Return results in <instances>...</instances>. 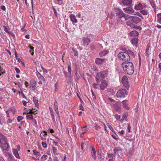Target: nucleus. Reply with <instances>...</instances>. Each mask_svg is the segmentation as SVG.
Returning a JSON list of instances; mask_svg holds the SVG:
<instances>
[{
  "instance_id": "obj_1",
  "label": "nucleus",
  "mask_w": 161,
  "mask_h": 161,
  "mask_svg": "<svg viewBox=\"0 0 161 161\" xmlns=\"http://www.w3.org/2000/svg\"><path fill=\"white\" fill-rule=\"evenodd\" d=\"M122 66L124 71L128 75H131L133 73L134 67L131 62H125L122 63Z\"/></svg>"
},
{
  "instance_id": "obj_2",
  "label": "nucleus",
  "mask_w": 161,
  "mask_h": 161,
  "mask_svg": "<svg viewBox=\"0 0 161 161\" xmlns=\"http://www.w3.org/2000/svg\"><path fill=\"white\" fill-rule=\"evenodd\" d=\"M7 139L4 136H3L0 139V144L1 147L3 150L8 151L9 147V145L7 142Z\"/></svg>"
},
{
  "instance_id": "obj_3",
  "label": "nucleus",
  "mask_w": 161,
  "mask_h": 161,
  "mask_svg": "<svg viewBox=\"0 0 161 161\" xmlns=\"http://www.w3.org/2000/svg\"><path fill=\"white\" fill-rule=\"evenodd\" d=\"M118 57L119 59L123 61H129L130 59V57L127 53L120 52L119 53Z\"/></svg>"
},
{
  "instance_id": "obj_4",
  "label": "nucleus",
  "mask_w": 161,
  "mask_h": 161,
  "mask_svg": "<svg viewBox=\"0 0 161 161\" xmlns=\"http://www.w3.org/2000/svg\"><path fill=\"white\" fill-rule=\"evenodd\" d=\"M128 95V92L127 91L124 89L119 90L116 93V96L118 98L124 97Z\"/></svg>"
},
{
  "instance_id": "obj_5",
  "label": "nucleus",
  "mask_w": 161,
  "mask_h": 161,
  "mask_svg": "<svg viewBox=\"0 0 161 161\" xmlns=\"http://www.w3.org/2000/svg\"><path fill=\"white\" fill-rule=\"evenodd\" d=\"M116 15L119 19L124 18V20H127L129 18L128 16L125 14L123 11L120 9H118V11L116 13Z\"/></svg>"
},
{
  "instance_id": "obj_6",
  "label": "nucleus",
  "mask_w": 161,
  "mask_h": 161,
  "mask_svg": "<svg viewBox=\"0 0 161 161\" xmlns=\"http://www.w3.org/2000/svg\"><path fill=\"white\" fill-rule=\"evenodd\" d=\"M106 72L104 71L101 72L97 74L96 77L97 82H98L99 80L103 79L106 76Z\"/></svg>"
},
{
  "instance_id": "obj_7",
  "label": "nucleus",
  "mask_w": 161,
  "mask_h": 161,
  "mask_svg": "<svg viewBox=\"0 0 161 161\" xmlns=\"http://www.w3.org/2000/svg\"><path fill=\"white\" fill-rule=\"evenodd\" d=\"M122 82L124 86L127 89H128L129 88V85L128 81V78L125 76H123L122 78Z\"/></svg>"
},
{
  "instance_id": "obj_8",
  "label": "nucleus",
  "mask_w": 161,
  "mask_h": 161,
  "mask_svg": "<svg viewBox=\"0 0 161 161\" xmlns=\"http://www.w3.org/2000/svg\"><path fill=\"white\" fill-rule=\"evenodd\" d=\"M132 3V0H124L120 3V4L125 6H130Z\"/></svg>"
},
{
  "instance_id": "obj_9",
  "label": "nucleus",
  "mask_w": 161,
  "mask_h": 161,
  "mask_svg": "<svg viewBox=\"0 0 161 161\" xmlns=\"http://www.w3.org/2000/svg\"><path fill=\"white\" fill-rule=\"evenodd\" d=\"M131 17L132 18L131 20V22L132 23L137 24L139 23L141 21L140 19L137 17L131 16L130 18Z\"/></svg>"
},
{
  "instance_id": "obj_10",
  "label": "nucleus",
  "mask_w": 161,
  "mask_h": 161,
  "mask_svg": "<svg viewBox=\"0 0 161 161\" xmlns=\"http://www.w3.org/2000/svg\"><path fill=\"white\" fill-rule=\"evenodd\" d=\"M82 41V45L84 46H86L90 42L91 39L89 38L85 37L83 38Z\"/></svg>"
},
{
  "instance_id": "obj_11",
  "label": "nucleus",
  "mask_w": 161,
  "mask_h": 161,
  "mask_svg": "<svg viewBox=\"0 0 161 161\" xmlns=\"http://www.w3.org/2000/svg\"><path fill=\"white\" fill-rule=\"evenodd\" d=\"M105 61L104 59L97 58L95 59V62L96 64L97 65L101 64L104 63Z\"/></svg>"
},
{
  "instance_id": "obj_12",
  "label": "nucleus",
  "mask_w": 161,
  "mask_h": 161,
  "mask_svg": "<svg viewBox=\"0 0 161 161\" xmlns=\"http://www.w3.org/2000/svg\"><path fill=\"white\" fill-rule=\"evenodd\" d=\"M91 148L92 149V152L91 153V155L93 158L96 159L97 158L96 152L95 150L94 147L93 146H91Z\"/></svg>"
},
{
  "instance_id": "obj_13",
  "label": "nucleus",
  "mask_w": 161,
  "mask_h": 161,
  "mask_svg": "<svg viewBox=\"0 0 161 161\" xmlns=\"http://www.w3.org/2000/svg\"><path fill=\"white\" fill-rule=\"evenodd\" d=\"M47 135V133L46 131H44L43 132H41L40 134V136L42 141H44L45 140H46V136Z\"/></svg>"
},
{
  "instance_id": "obj_14",
  "label": "nucleus",
  "mask_w": 161,
  "mask_h": 161,
  "mask_svg": "<svg viewBox=\"0 0 161 161\" xmlns=\"http://www.w3.org/2000/svg\"><path fill=\"white\" fill-rule=\"evenodd\" d=\"M123 9L125 12L129 14L132 13L134 12V9L130 6L123 8Z\"/></svg>"
},
{
  "instance_id": "obj_15",
  "label": "nucleus",
  "mask_w": 161,
  "mask_h": 161,
  "mask_svg": "<svg viewBox=\"0 0 161 161\" xmlns=\"http://www.w3.org/2000/svg\"><path fill=\"white\" fill-rule=\"evenodd\" d=\"M107 84L106 81L105 80H103L101 83L100 85L101 89L102 90H104L107 87Z\"/></svg>"
},
{
  "instance_id": "obj_16",
  "label": "nucleus",
  "mask_w": 161,
  "mask_h": 161,
  "mask_svg": "<svg viewBox=\"0 0 161 161\" xmlns=\"http://www.w3.org/2000/svg\"><path fill=\"white\" fill-rule=\"evenodd\" d=\"M143 5L141 3H138L137 5H135V9L137 10H141L143 9Z\"/></svg>"
},
{
  "instance_id": "obj_17",
  "label": "nucleus",
  "mask_w": 161,
  "mask_h": 161,
  "mask_svg": "<svg viewBox=\"0 0 161 161\" xmlns=\"http://www.w3.org/2000/svg\"><path fill=\"white\" fill-rule=\"evenodd\" d=\"M122 103L124 108L126 109H129V107L128 106V104L129 103V101L127 100H124L123 101Z\"/></svg>"
},
{
  "instance_id": "obj_18",
  "label": "nucleus",
  "mask_w": 161,
  "mask_h": 161,
  "mask_svg": "<svg viewBox=\"0 0 161 161\" xmlns=\"http://www.w3.org/2000/svg\"><path fill=\"white\" fill-rule=\"evenodd\" d=\"M36 74L38 79L40 80H42L43 81H45V78L43 76L39 73L38 71L37 70L36 72Z\"/></svg>"
},
{
  "instance_id": "obj_19",
  "label": "nucleus",
  "mask_w": 161,
  "mask_h": 161,
  "mask_svg": "<svg viewBox=\"0 0 161 161\" xmlns=\"http://www.w3.org/2000/svg\"><path fill=\"white\" fill-rule=\"evenodd\" d=\"M30 83L31 85L30 86V89L34 88L36 86V83L34 80H31L30 81Z\"/></svg>"
},
{
  "instance_id": "obj_20",
  "label": "nucleus",
  "mask_w": 161,
  "mask_h": 161,
  "mask_svg": "<svg viewBox=\"0 0 161 161\" xmlns=\"http://www.w3.org/2000/svg\"><path fill=\"white\" fill-rule=\"evenodd\" d=\"M69 18L71 20L75 23L77 22V20L75 16L73 14H71L69 16Z\"/></svg>"
},
{
  "instance_id": "obj_21",
  "label": "nucleus",
  "mask_w": 161,
  "mask_h": 161,
  "mask_svg": "<svg viewBox=\"0 0 161 161\" xmlns=\"http://www.w3.org/2000/svg\"><path fill=\"white\" fill-rule=\"evenodd\" d=\"M109 53V51L108 50H104L103 51L99 53V55L100 57H102L105 56L107 54Z\"/></svg>"
},
{
  "instance_id": "obj_22",
  "label": "nucleus",
  "mask_w": 161,
  "mask_h": 161,
  "mask_svg": "<svg viewBox=\"0 0 161 161\" xmlns=\"http://www.w3.org/2000/svg\"><path fill=\"white\" fill-rule=\"evenodd\" d=\"M138 41V39L136 38H133L131 41V42L133 46L137 47V43Z\"/></svg>"
},
{
  "instance_id": "obj_23",
  "label": "nucleus",
  "mask_w": 161,
  "mask_h": 161,
  "mask_svg": "<svg viewBox=\"0 0 161 161\" xmlns=\"http://www.w3.org/2000/svg\"><path fill=\"white\" fill-rule=\"evenodd\" d=\"M14 155L15 156V157L17 158H20L19 153L17 150L16 149H14L12 150Z\"/></svg>"
},
{
  "instance_id": "obj_24",
  "label": "nucleus",
  "mask_w": 161,
  "mask_h": 161,
  "mask_svg": "<svg viewBox=\"0 0 161 161\" xmlns=\"http://www.w3.org/2000/svg\"><path fill=\"white\" fill-rule=\"evenodd\" d=\"M129 34L130 36H136L139 35L138 32L136 31H133L130 32Z\"/></svg>"
},
{
  "instance_id": "obj_25",
  "label": "nucleus",
  "mask_w": 161,
  "mask_h": 161,
  "mask_svg": "<svg viewBox=\"0 0 161 161\" xmlns=\"http://www.w3.org/2000/svg\"><path fill=\"white\" fill-rule=\"evenodd\" d=\"M33 101H34V103L35 106L36 107H37L39 105V104L38 103V100H37L36 97H33Z\"/></svg>"
},
{
  "instance_id": "obj_26",
  "label": "nucleus",
  "mask_w": 161,
  "mask_h": 161,
  "mask_svg": "<svg viewBox=\"0 0 161 161\" xmlns=\"http://www.w3.org/2000/svg\"><path fill=\"white\" fill-rule=\"evenodd\" d=\"M157 21L158 23L161 24V13L158 14L157 15Z\"/></svg>"
},
{
  "instance_id": "obj_27",
  "label": "nucleus",
  "mask_w": 161,
  "mask_h": 161,
  "mask_svg": "<svg viewBox=\"0 0 161 161\" xmlns=\"http://www.w3.org/2000/svg\"><path fill=\"white\" fill-rule=\"evenodd\" d=\"M48 156L46 154L43 155L41 158V160L42 161H44L47 160Z\"/></svg>"
},
{
  "instance_id": "obj_28",
  "label": "nucleus",
  "mask_w": 161,
  "mask_h": 161,
  "mask_svg": "<svg viewBox=\"0 0 161 161\" xmlns=\"http://www.w3.org/2000/svg\"><path fill=\"white\" fill-rule=\"evenodd\" d=\"M68 71L69 72V75L70 77H71V66L70 65H68Z\"/></svg>"
},
{
  "instance_id": "obj_29",
  "label": "nucleus",
  "mask_w": 161,
  "mask_h": 161,
  "mask_svg": "<svg viewBox=\"0 0 161 161\" xmlns=\"http://www.w3.org/2000/svg\"><path fill=\"white\" fill-rule=\"evenodd\" d=\"M25 113L27 114H37V113H35L34 111H33L32 110H27L26 111V112H25Z\"/></svg>"
},
{
  "instance_id": "obj_30",
  "label": "nucleus",
  "mask_w": 161,
  "mask_h": 161,
  "mask_svg": "<svg viewBox=\"0 0 161 161\" xmlns=\"http://www.w3.org/2000/svg\"><path fill=\"white\" fill-rule=\"evenodd\" d=\"M33 153L36 156H40L41 155L40 153L38 152H37L36 150H33Z\"/></svg>"
},
{
  "instance_id": "obj_31",
  "label": "nucleus",
  "mask_w": 161,
  "mask_h": 161,
  "mask_svg": "<svg viewBox=\"0 0 161 161\" xmlns=\"http://www.w3.org/2000/svg\"><path fill=\"white\" fill-rule=\"evenodd\" d=\"M26 118L27 119L32 120L33 118L32 114L27 115L26 116Z\"/></svg>"
},
{
  "instance_id": "obj_32",
  "label": "nucleus",
  "mask_w": 161,
  "mask_h": 161,
  "mask_svg": "<svg viewBox=\"0 0 161 161\" xmlns=\"http://www.w3.org/2000/svg\"><path fill=\"white\" fill-rule=\"evenodd\" d=\"M8 110L10 112V113H12L13 114L15 113L16 111L15 109L13 108H10L8 109Z\"/></svg>"
},
{
  "instance_id": "obj_33",
  "label": "nucleus",
  "mask_w": 161,
  "mask_h": 161,
  "mask_svg": "<svg viewBox=\"0 0 161 161\" xmlns=\"http://www.w3.org/2000/svg\"><path fill=\"white\" fill-rule=\"evenodd\" d=\"M42 145L43 147L44 148H47V145L46 142H42Z\"/></svg>"
},
{
  "instance_id": "obj_34",
  "label": "nucleus",
  "mask_w": 161,
  "mask_h": 161,
  "mask_svg": "<svg viewBox=\"0 0 161 161\" xmlns=\"http://www.w3.org/2000/svg\"><path fill=\"white\" fill-rule=\"evenodd\" d=\"M112 136L114 139H115V140H118L119 139L118 136L116 134L115 135H112Z\"/></svg>"
},
{
  "instance_id": "obj_35",
  "label": "nucleus",
  "mask_w": 161,
  "mask_h": 161,
  "mask_svg": "<svg viewBox=\"0 0 161 161\" xmlns=\"http://www.w3.org/2000/svg\"><path fill=\"white\" fill-rule=\"evenodd\" d=\"M130 22H131V21H130L129 20L127 21L126 22V24L127 25L130 26L131 28L133 27V24L132 23H130Z\"/></svg>"
},
{
  "instance_id": "obj_36",
  "label": "nucleus",
  "mask_w": 161,
  "mask_h": 161,
  "mask_svg": "<svg viewBox=\"0 0 161 161\" xmlns=\"http://www.w3.org/2000/svg\"><path fill=\"white\" fill-rule=\"evenodd\" d=\"M141 12L143 15H147V11L146 9H144L141 11Z\"/></svg>"
},
{
  "instance_id": "obj_37",
  "label": "nucleus",
  "mask_w": 161,
  "mask_h": 161,
  "mask_svg": "<svg viewBox=\"0 0 161 161\" xmlns=\"http://www.w3.org/2000/svg\"><path fill=\"white\" fill-rule=\"evenodd\" d=\"M50 114H51V115L53 121V122H55V118H54V112L51 113Z\"/></svg>"
},
{
  "instance_id": "obj_38",
  "label": "nucleus",
  "mask_w": 161,
  "mask_h": 161,
  "mask_svg": "<svg viewBox=\"0 0 161 161\" xmlns=\"http://www.w3.org/2000/svg\"><path fill=\"white\" fill-rule=\"evenodd\" d=\"M23 119L24 117L23 116H19L17 117V120L18 122H19Z\"/></svg>"
},
{
  "instance_id": "obj_39",
  "label": "nucleus",
  "mask_w": 161,
  "mask_h": 161,
  "mask_svg": "<svg viewBox=\"0 0 161 161\" xmlns=\"http://www.w3.org/2000/svg\"><path fill=\"white\" fill-rule=\"evenodd\" d=\"M127 53H128L129 55V56H130V55H134V53L131 51H127Z\"/></svg>"
},
{
  "instance_id": "obj_40",
  "label": "nucleus",
  "mask_w": 161,
  "mask_h": 161,
  "mask_svg": "<svg viewBox=\"0 0 161 161\" xmlns=\"http://www.w3.org/2000/svg\"><path fill=\"white\" fill-rule=\"evenodd\" d=\"M54 110L55 111V112H56L57 115H58V117H59V112H58V108H54Z\"/></svg>"
},
{
  "instance_id": "obj_41",
  "label": "nucleus",
  "mask_w": 161,
  "mask_h": 161,
  "mask_svg": "<svg viewBox=\"0 0 161 161\" xmlns=\"http://www.w3.org/2000/svg\"><path fill=\"white\" fill-rule=\"evenodd\" d=\"M119 133L120 134V135H124L125 133V131L123 130H122L121 131H119Z\"/></svg>"
},
{
  "instance_id": "obj_42",
  "label": "nucleus",
  "mask_w": 161,
  "mask_h": 161,
  "mask_svg": "<svg viewBox=\"0 0 161 161\" xmlns=\"http://www.w3.org/2000/svg\"><path fill=\"white\" fill-rule=\"evenodd\" d=\"M134 15H137V16H139L140 17H142V16L141 15V14L139 13V12H135L134 14Z\"/></svg>"
},
{
  "instance_id": "obj_43",
  "label": "nucleus",
  "mask_w": 161,
  "mask_h": 161,
  "mask_svg": "<svg viewBox=\"0 0 161 161\" xmlns=\"http://www.w3.org/2000/svg\"><path fill=\"white\" fill-rule=\"evenodd\" d=\"M115 118L117 120L120 119V116L118 114H116L115 115Z\"/></svg>"
},
{
  "instance_id": "obj_44",
  "label": "nucleus",
  "mask_w": 161,
  "mask_h": 161,
  "mask_svg": "<svg viewBox=\"0 0 161 161\" xmlns=\"http://www.w3.org/2000/svg\"><path fill=\"white\" fill-rule=\"evenodd\" d=\"M101 148H100V149L99 148V150L97 154H98V156H101Z\"/></svg>"
},
{
  "instance_id": "obj_45",
  "label": "nucleus",
  "mask_w": 161,
  "mask_h": 161,
  "mask_svg": "<svg viewBox=\"0 0 161 161\" xmlns=\"http://www.w3.org/2000/svg\"><path fill=\"white\" fill-rule=\"evenodd\" d=\"M14 69L17 73H19L20 72V70L19 68L15 67L14 68Z\"/></svg>"
},
{
  "instance_id": "obj_46",
  "label": "nucleus",
  "mask_w": 161,
  "mask_h": 161,
  "mask_svg": "<svg viewBox=\"0 0 161 161\" xmlns=\"http://www.w3.org/2000/svg\"><path fill=\"white\" fill-rule=\"evenodd\" d=\"M8 160V161H15V159H14V157H13L12 156L9 158Z\"/></svg>"
},
{
  "instance_id": "obj_47",
  "label": "nucleus",
  "mask_w": 161,
  "mask_h": 161,
  "mask_svg": "<svg viewBox=\"0 0 161 161\" xmlns=\"http://www.w3.org/2000/svg\"><path fill=\"white\" fill-rule=\"evenodd\" d=\"M115 108L117 110H119L120 109V107L118 106V105L117 104H115L114 106Z\"/></svg>"
},
{
  "instance_id": "obj_48",
  "label": "nucleus",
  "mask_w": 161,
  "mask_h": 161,
  "mask_svg": "<svg viewBox=\"0 0 161 161\" xmlns=\"http://www.w3.org/2000/svg\"><path fill=\"white\" fill-rule=\"evenodd\" d=\"M58 86L57 85V83H56L55 85V90L56 91L58 89Z\"/></svg>"
},
{
  "instance_id": "obj_49",
  "label": "nucleus",
  "mask_w": 161,
  "mask_h": 161,
  "mask_svg": "<svg viewBox=\"0 0 161 161\" xmlns=\"http://www.w3.org/2000/svg\"><path fill=\"white\" fill-rule=\"evenodd\" d=\"M48 132H50L51 133H53L54 132V130L53 129H48L47 130Z\"/></svg>"
},
{
  "instance_id": "obj_50",
  "label": "nucleus",
  "mask_w": 161,
  "mask_h": 161,
  "mask_svg": "<svg viewBox=\"0 0 161 161\" xmlns=\"http://www.w3.org/2000/svg\"><path fill=\"white\" fill-rule=\"evenodd\" d=\"M53 10L54 12V13L56 16L57 17V12L56 10L54 8H53Z\"/></svg>"
},
{
  "instance_id": "obj_51",
  "label": "nucleus",
  "mask_w": 161,
  "mask_h": 161,
  "mask_svg": "<svg viewBox=\"0 0 161 161\" xmlns=\"http://www.w3.org/2000/svg\"><path fill=\"white\" fill-rule=\"evenodd\" d=\"M54 108H58V103L56 101H55L54 103Z\"/></svg>"
},
{
  "instance_id": "obj_52",
  "label": "nucleus",
  "mask_w": 161,
  "mask_h": 161,
  "mask_svg": "<svg viewBox=\"0 0 161 161\" xmlns=\"http://www.w3.org/2000/svg\"><path fill=\"white\" fill-rule=\"evenodd\" d=\"M114 155L113 154L111 153V154H108V157L109 158H112L113 157Z\"/></svg>"
},
{
  "instance_id": "obj_53",
  "label": "nucleus",
  "mask_w": 161,
  "mask_h": 161,
  "mask_svg": "<svg viewBox=\"0 0 161 161\" xmlns=\"http://www.w3.org/2000/svg\"><path fill=\"white\" fill-rule=\"evenodd\" d=\"M52 149H53V152L54 153H55L56 152H57V149L54 147H52Z\"/></svg>"
},
{
  "instance_id": "obj_54",
  "label": "nucleus",
  "mask_w": 161,
  "mask_h": 161,
  "mask_svg": "<svg viewBox=\"0 0 161 161\" xmlns=\"http://www.w3.org/2000/svg\"><path fill=\"white\" fill-rule=\"evenodd\" d=\"M3 10H6V8L5 7L4 5H1L0 7Z\"/></svg>"
},
{
  "instance_id": "obj_55",
  "label": "nucleus",
  "mask_w": 161,
  "mask_h": 161,
  "mask_svg": "<svg viewBox=\"0 0 161 161\" xmlns=\"http://www.w3.org/2000/svg\"><path fill=\"white\" fill-rule=\"evenodd\" d=\"M74 55L75 56H77L78 55V53L77 50L75 51H74L73 52Z\"/></svg>"
},
{
  "instance_id": "obj_56",
  "label": "nucleus",
  "mask_w": 161,
  "mask_h": 161,
  "mask_svg": "<svg viewBox=\"0 0 161 161\" xmlns=\"http://www.w3.org/2000/svg\"><path fill=\"white\" fill-rule=\"evenodd\" d=\"M12 122V120L10 119H8L7 121V123L8 124L11 123Z\"/></svg>"
},
{
  "instance_id": "obj_57",
  "label": "nucleus",
  "mask_w": 161,
  "mask_h": 161,
  "mask_svg": "<svg viewBox=\"0 0 161 161\" xmlns=\"http://www.w3.org/2000/svg\"><path fill=\"white\" fill-rule=\"evenodd\" d=\"M31 120L32 121V122H33L36 125L37 124V123L35 119L33 118Z\"/></svg>"
},
{
  "instance_id": "obj_58",
  "label": "nucleus",
  "mask_w": 161,
  "mask_h": 161,
  "mask_svg": "<svg viewBox=\"0 0 161 161\" xmlns=\"http://www.w3.org/2000/svg\"><path fill=\"white\" fill-rule=\"evenodd\" d=\"M30 49H31V50L29 51V52L31 53L32 51H33V49H34V47H33L30 46Z\"/></svg>"
},
{
  "instance_id": "obj_59",
  "label": "nucleus",
  "mask_w": 161,
  "mask_h": 161,
  "mask_svg": "<svg viewBox=\"0 0 161 161\" xmlns=\"http://www.w3.org/2000/svg\"><path fill=\"white\" fill-rule=\"evenodd\" d=\"M3 28H4V30L5 31L7 32H8V29L5 26H3Z\"/></svg>"
},
{
  "instance_id": "obj_60",
  "label": "nucleus",
  "mask_w": 161,
  "mask_h": 161,
  "mask_svg": "<svg viewBox=\"0 0 161 161\" xmlns=\"http://www.w3.org/2000/svg\"><path fill=\"white\" fill-rule=\"evenodd\" d=\"M97 84L96 83H94L93 84V87L94 88H97Z\"/></svg>"
},
{
  "instance_id": "obj_61",
  "label": "nucleus",
  "mask_w": 161,
  "mask_h": 161,
  "mask_svg": "<svg viewBox=\"0 0 161 161\" xmlns=\"http://www.w3.org/2000/svg\"><path fill=\"white\" fill-rule=\"evenodd\" d=\"M22 103L23 104V105L25 106H26V104L27 103V102H26L25 101H22Z\"/></svg>"
},
{
  "instance_id": "obj_62",
  "label": "nucleus",
  "mask_w": 161,
  "mask_h": 161,
  "mask_svg": "<svg viewBox=\"0 0 161 161\" xmlns=\"http://www.w3.org/2000/svg\"><path fill=\"white\" fill-rule=\"evenodd\" d=\"M110 130L112 132H113V133H115V132L114 131V129H113V128H112V127H111V126H110Z\"/></svg>"
},
{
  "instance_id": "obj_63",
  "label": "nucleus",
  "mask_w": 161,
  "mask_h": 161,
  "mask_svg": "<svg viewBox=\"0 0 161 161\" xmlns=\"http://www.w3.org/2000/svg\"><path fill=\"white\" fill-rule=\"evenodd\" d=\"M6 155L8 156L9 158L12 156L8 152H7Z\"/></svg>"
},
{
  "instance_id": "obj_64",
  "label": "nucleus",
  "mask_w": 161,
  "mask_h": 161,
  "mask_svg": "<svg viewBox=\"0 0 161 161\" xmlns=\"http://www.w3.org/2000/svg\"><path fill=\"white\" fill-rule=\"evenodd\" d=\"M53 161H59L58 158L57 157H55L53 159Z\"/></svg>"
}]
</instances>
